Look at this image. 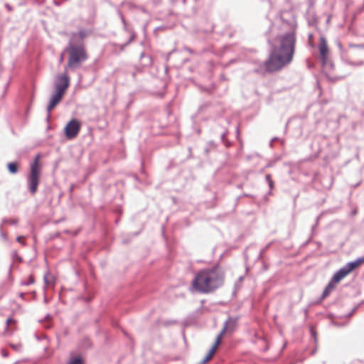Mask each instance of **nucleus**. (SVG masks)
Instances as JSON below:
<instances>
[{
    "label": "nucleus",
    "mask_w": 364,
    "mask_h": 364,
    "mask_svg": "<svg viewBox=\"0 0 364 364\" xmlns=\"http://www.w3.org/2000/svg\"><path fill=\"white\" fill-rule=\"evenodd\" d=\"M281 21L287 24L289 31L278 35L279 45L277 46L269 38L267 43L270 47L269 56L263 63L265 70L272 73L281 70L291 63L296 50L297 28L296 20L291 11L284 10L279 12Z\"/></svg>",
    "instance_id": "nucleus-1"
},
{
    "label": "nucleus",
    "mask_w": 364,
    "mask_h": 364,
    "mask_svg": "<svg viewBox=\"0 0 364 364\" xmlns=\"http://www.w3.org/2000/svg\"><path fill=\"white\" fill-rule=\"evenodd\" d=\"M225 273L216 264L211 267L200 269L192 281V288L199 293L209 294L221 287L224 284Z\"/></svg>",
    "instance_id": "nucleus-2"
},
{
    "label": "nucleus",
    "mask_w": 364,
    "mask_h": 364,
    "mask_svg": "<svg viewBox=\"0 0 364 364\" xmlns=\"http://www.w3.org/2000/svg\"><path fill=\"white\" fill-rule=\"evenodd\" d=\"M41 154H37L31 162L29 171L26 175V187L28 193L33 196L38 189L42 174V166L40 163Z\"/></svg>",
    "instance_id": "nucleus-3"
},
{
    "label": "nucleus",
    "mask_w": 364,
    "mask_h": 364,
    "mask_svg": "<svg viewBox=\"0 0 364 364\" xmlns=\"http://www.w3.org/2000/svg\"><path fill=\"white\" fill-rule=\"evenodd\" d=\"M65 51L69 52L68 67L70 68H77L87 58L85 48L82 44L76 45L68 42V48L65 49Z\"/></svg>",
    "instance_id": "nucleus-4"
},
{
    "label": "nucleus",
    "mask_w": 364,
    "mask_h": 364,
    "mask_svg": "<svg viewBox=\"0 0 364 364\" xmlns=\"http://www.w3.org/2000/svg\"><path fill=\"white\" fill-rule=\"evenodd\" d=\"M81 129V122L76 118H72L69 120L63 129L65 136L67 139L70 140L75 138L80 133Z\"/></svg>",
    "instance_id": "nucleus-5"
},
{
    "label": "nucleus",
    "mask_w": 364,
    "mask_h": 364,
    "mask_svg": "<svg viewBox=\"0 0 364 364\" xmlns=\"http://www.w3.org/2000/svg\"><path fill=\"white\" fill-rule=\"evenodd\" d=\"M237 317L228 316V319L224 322L223 327L220 332L217 335L215 342L218 345L220 343L221 338L225 333H232L236 327L237 322Z\"/></svg>",
    "instance_id": "nucleus-6"
},
{
    "label": "nucleus",
    "mask_w": 364,
    "mask_h": 364,
    "mask_svg": "<svg viewBox=\"0 0 364 364\" xmlns=\"http://www.w3.org/2000/svg\"><path fill=\"white\" fill-rule=\"evenodd\" d=\"M70 79L66 73L58 75L54 82V91L65 95L70 86Z\"/></svg>",
    "instance_id": "nucleus-7"
},
{
    "label": "nucleus",
    "mask_w": 364,
    "mask_h": 364,
    "mask_svg": "<svg viewBox=\"0 0 364 364\" xmlns=\"http://www.w3.org/2000/svg\"><path fill=\"white\" fill-rule=\"evenodd\" d=\"M64 95L54 91L51 95L46 107L47 117L46 121L48 122L50 117V112L62 101Z\"/></svg>",
    "instance_id": "nucleus-8"
},
{
    "label": "nucleus",
    "mask_w": 364,
    "mask_h": 364,
    "mask_svg": "<svg viewBox=\"0 0 364 364\" xmlns=\"http://www.w3.org/2000/svg\"><path fill=\"white\" fill-rule=\"evenodd\" d=\"M89 31L85 29H81L78 32H73L71 33L69 42L74 44H82L81 42L88 36Z\"/></svg>",
    "instance_id": "nucleus-9"
},
{
    "label": "nucleus",
    "mask_w": 364,
    "mask_h": 364,
    "mask_svg": "<svg viewBox=\"0 0 364 364\" xmlns=\"http://www.w3.org/2000/svg\"><path fill=\"white\" fill-rule=\"evenodd\" d=\"M336 287V284H335L333 282H331V280L328 282V284L324 287V289L318 298V299L316 301V304H321L326 298H327L331 292L335 289Z\"/></svg>",
    "instance_id": "nucleus-10"
},
{
    "label": "nucleus",
    "mask_w": 364,
    "mask_h": 364,
    "mask_svg": "<svg viewBox=\"0 0 364 364\" xmlns=\"http://www.w3.org/2000/svg\"><path fill=\"white\" fill-rule=\"evenodd\" d=\"M65 364H86V359L82 354L70 352L68 362Z\"/></svg>",
    "instance_id": "nucleus-11"
},
{
    "label": "nucleus",
    "mask_w": 364,
    "mask_h": 364,
    "mask_svg": "<svg viewBox=\"0 0 364 364\" xmlns=\"http://www.w3.org/2000/svg\"><path fill=\"white\" fill-rule=\"evenodd\" d=\"M318 50L320 56L323 57V60H325V55H328V47L326 39L323 36H321L319 38Z\"/></svg>",
    "instance_id": "nucleus-12"
},
{
    "label": "nucleus",
    "mask_w": 364,
    "mask_h": 364,
    "mask_svg": "<svg viewBox=\"0 0 364 364\" xmlns=\"http://www.w3.org/2000/svg\"><path fill=\"white\" fill-rule=\"evenodd\" d=\"M348 274H346V272L341 267L333 274L330 280L331 281V282H333L335 284L337 285Z\"/></svg>",
    "instance_id": "nucleus-13"
},
{
    "label": "nucleus",
    "mask_w": 364,
    "mask_h": 364,
    "mask_svg": "<svg viewBox=\"0 0 364 364\" xmlns=\"http://www.w3.org/2000/svg\"><path fill=\"white\" fill-rule=\"evenodd\" d=\"M21 163L18 161H13L6 164V168L11 175H16L19 171Z\"/></svg>",
    "instance_id": "nucleus-14"
},
{
    "label": "nucleus",
    "mask_w": 364,
    "mask_h": 364,
    "mask_svg": "<svg viewBox=\"0 0 364 364\" xmlns=\"http://www.w3.org/2000/svg\"><path fill=\"white\" fill-rule=\"evenodd\" d=\"M321 63L322 68L323 69V72H328L334 68L333 63L328 59V55H325V60H323V57H321ZM326 75V73H325Z\"/></svg>",
    "instance_id": "nucleus-15"
},
{
    "label": "nucleus",
    "mask_w": 364,
    "mask_h": 364,
    "mask_svg": "<svg viewBox=\"0 0 364 364\" xmlns=\"http://www.w3.org/2000/svg\"><path fill=\"white\" fill-rule=\"evenodd\" d=\"M218 344L214 341L213 345L211 346L210 348L208 351L205 356L203 358V359L198 363V364H205L213 356L214 354Z\"/></svg>",
    "instance_id": "nucleus-16"
},
{
    "label": "nucleus",
    "mask_w": 364,
    "mask_h": 364,
    "mask_svg": "<svg viewBox=\"0 0 364 364\" xmlns=\"http://www.w3.org/2000/svg\"><path fill=\"white\" fill-rule=\"evenodd\" d=\"M92 346V342L88 337L83 338L80 342V347L85 350L91 348Z\"/></svg>",
    "instance_id": "nucleus-17"
},
{
    "label": "nucleus",
    "mask_w": 364,
    "mask_h": 364,
    "mask_svg": "<svg viewBox=\"0 0 364 364\" xmlns=\"http://www.w3.org/2000/svg\"><path fill=\"white\" fill-rule=\"evenodd\" d=\"M342 268L348 275L356 269V267H355L354 262L353 261L347 262L343 267H342Z\"/></svg>",
    "instance_id": "nucleus-18"
},
{
    "label": "nucleus",
    "mask_w": 364,
    "mask_h": 364,
    "mask_svg": "<svg viewBox=\"0 0 364 364\" xmlns=\"http://www.w3.org/2000/svg\"><path fill=\"white\" fill-rule=\"evenodd\" d=\"M18 223V220L16 219V218H4L2 219V221H1V225H4V224H9V225H17Z\"/></svg>",
    "instance_id": "nucleus-19"
},
{
    "label": "nucleus",
    "mask_w": 364,
    "mask_h": 364,
    "mask_svg": "<svg viewBox=\"0 0 364 364\" xmlns=\"http://www.w3.org/2000/svg\"><path fill=\"white\" fill-rule=\"evenodd\" d=\"M265 180L268 183L269 188L270 190H273L274 188V182L272 178V175L269 173L266 174Z\"/></svg>",
    "instance_id": "nucleus-20"
},
{
    "label": "nucleus",
    "mask_w": 364,
    "mask_h": 364,
    "mask_svg": "<svg viewBox=\"0 0 364 364\" xmlns=\"http://www.w3.org/2000/svg\"><path fill=\"white\" fill-rule=\"evenodd\" d=\"M343 62L351 66H363L364 65V60H359L358 62L351 61L350 60H343Z\"/></svg>",
    "instance_id": "nucleus-21"
},
{
    "label": "nucleus",
    "mask_w": 364,
    "mask_h": 364,
    "mask_svg": "<svg viewBox=\"0 0 364 364\" xmlns=\"http://www.w3.org/2000/svg\"><path fill=\"white\" fill-rule=\"evenodd\" d=\"M112 46L114 48H119V52H123L125 48L127 46H128L129 45L127 43V42H125L124 43H122V44H119L117 43H112Z\"/></svg>",
    "instance_id": "nucleus-22"
},
{
    "label": "nucleus",
    "mask_w": 364,
    "mask_h": 364,
    "mask_svg": "<svg viewBox=\"0 0 364 364\" xmlns=\"http://www.w3.org/2000/svg\"><path fill=\"white\" fill-rule=\"evenodd\" d=\"M60 235H61V232H59V231L50 233L49 235H48V239L46 240V242L53 240L55 238L59 237L60 236Z\"/></svg>",
    "instance_id": "nucleus-23"
},
{
    "label": "nucleus",
    "mask_w": 364,
    "mask_h": 364,
    "mask_svg": "<svg viewBox=\"0 0 364 364\" xmlns=\"http://www.w3.org/2000/svg\"><path fill=\"white\" fill-rule=\"evenodd\" d=\"M309 332H310L311 338L314 339V343L316 344L317 343V333H316V329L313 326H310Z\"/></svg>",
    "instance_id": "nucleus-24"
},
{
    "label": "nucleus",
    "mask_w": 364,
    "mask_h": 364,
    "mask_svg": "<svg viewBox=\"0 0 364 364\" xmlns=\"http://www.w3.org/2000/svg\"><path fill=\"white\" fill-rule=\"evenodd\" d=\"M359 309L357 304L349 311L348 314H345L343 317L345 318H350Z\"/></svg>",
    "instance_id": "nucleus-25"
},
{
    "label": "nucleus",
    "mask_w": 364,
    "mask_h": 364,
    "mask_svg": "<svg viewBox=\"0 0 364 364\" xmlns=\"http://www.w3.org/2000/svg\"><path fill=\"white\" fill-rule=\"evenodd\" d=\"M220 139L222 141V142L225 145V146H230V142L227 139V132H225L221 134L220 135Z\"/></svg>",
    "instance_id": "nucleus-26"
},
{
    "label": "nucleus",
    "mask_w": 364,
    "mask_h": 364,
    "mask_svg": "<svg viewBox=\"0 0 364 364\" xmlns=\"http://www.w3.org/2000/svg\"><path fill=\"white\" fill-rule=\"evenodd\" d=\"M354 262L355 267L358 268L363 263H364V256L358 257L355 260H353Z\"/></svg>",
    "instance_id": "nucleus-27"
},
{
    "label": "nucleus",
    "mask_w": 364,
    "mask_h": 364,
    "mask_svg": "<svg viewBox=\"0 0 364 364\" xmlns=\"http://www.w3.org/2000/svg\"><path fill=\"white\" fill-rule=\"evenodd\" d=\"M11 257L14 260L21 262L23 261V258L18 255V252L16 250H14L11 253Z\"/></svg>",
    "instance_id": "nucleus-28"
},
{
    "label": "nucleus",
    "mask_w": 364,
    "mask_h": 364,
    "mask_svg": "<svg viewBox=\"0 0 364 364\" xmlns=\"http://www.w3.org/2000/svg\"><path fill=\"white\" fill-rule=\"evenodd\" d=\"M35 282V279L33 276H29L26 281L22 282L21 285L29 286Z\"/></svg>",
    "instance_id": "nucleus-29"
},
{
    "label": "nucleus",
    "mask_w": 364,
    "mask_h": 364,
    "mask_svg": "<svg viewBox=\"0 0 364 364\" xmlns=\"http://www.w3.org/2000/svg\"><path fill=\"white\" fill-rule=\"evenodd\" d=\"M136 37V35L134 30H130V37L126 41L128 45H129L132 41L135 40Z\"/></svg>",
    "instance_id": "nucleus-30"
},
{
    "label": "nucleus",
    "mask_w": 364,
    "mask_h": 364,
    "mask_svg": "<svg viewBox=\"0 0 364 364\" xmlns=\"http://www.w3.org/2000/svg\"><path fill=\"white\" fill-rule=\"evenodd\" d=\"M348 46L351 48L364 49V43H349Z\"/></svg>",
    "instance_id": "nucleus-31"
},
{
    "label": "nucleus",
    "mask_w": 364,
    "mask_h": 364,
    "mask_svg": "<svg viewBox=\"0 0 364 364\" xmlns=\"http://www.w3.org/2000/svg\"><path fill=\"white\" fill-rule=\"evenodd\" d=\"M210 105H211V102H207L203 103V105L199 106L198 112L203 111L206 108L209 107Z\"/></svg>",
    "instance_id": "nucleus-32"
},
{
    "label": "nucleus",
    "mask_w": 364,
    "mask_h": 364,
    "mask_svg": "<svg viewBox=\"0 0 364 364\" xmlns=\"http://www.w3.org/2000/svg\"><path fill=\"white\" fill-rule=\"evenodd\" d=\"M132 240V237H129L128 234H127V235H124V237L122 238V243H123V244H128Z\"/></svg>",
    "instance_id": "nucleus-33"
},
{
    "label": "nucleus",
    "mask_w": 364,
    "mask_h": 364,
    "mask_svg": "<svg viewBox=\"0 0 364 364\" xmlns=\"http://www.w3.org/2000/svg\"><path fill=\"white\" fill-rule=\"evenodd\" d=\"M0 235H1V237L4 241H7L8 236H7L6 233L3 231V226H2V225H0Z\"/></svg>",
    "instance_id": "nucleus-34"
},
{
    "label": "nucleus",
    "mask_w": 364,
    "mask_h": 364,
    "mask_svg": "<svg viewBox=\"0 0 364 364\" xmlns=\"http://www.w3.org/2000/svg\"><path fill=\"white\" fill-rule=\"evenodd\" d=\"M10 347L16 351H19L21 349V343H16V344L11 343Z\"/></svg>",
    "instance_id": "nucleus-35"
},
{
    "label": "nucleus",
    "mask_w": 364,
    "mask_h": 364,
    "mask_svg": "<svg viewBox=\"0 0 364 364\" xmlns=\"http://www.w3.org/2000/svg\"><path fill=\"white\" fill-rule=\"evenodd\" d=\"M199 89L200 90L201 92H207L208 94H210L211 93V90L209 88H207L203 85H199L198 86Z\"/></svg>",
    "instance_id": "nucleus-36"
},
{
    "label": "nucleus",
    "mask_w": 364,
    "mask_h": 364,
    "mask_svg": "<svg viewBox=\"0 0 364 364\" xmlns=\"http://www.w3.org/2000/svg\"><path fill=\"white\" fill-rule=\"evenodd\" d=\"M271 140L273 142H274V141H279L282 145L284 144V139H280V138H279L277 136L273 137Z\"/></svg>",
    "instance_id": "nucleus-37"
},
{
    "label": "nucleus",
    "mask_w": 364,
    "mask_h": 364,
    "mask_svg": "<svg viewBox=\"0 0 364 364\" xmlns=\"http://www.w3.org/2000/svg\"><path fill=\"white\" fill-rule=\"evenodd\" d=\"M117 13H118V14H119V17H120V18H121L122 23V24H123V26H124V25L127 24V21H126V20H125V18H124V16H123V14H122V13L120 11H118V12H117Z\"/></svg>",
    "instance_id": "nucleus-38"
},
{
    "label": "nucleus",
    "mask_w": 364,
    "mask_h": 364,
    "mask_svg": "<svg viewBox=\"0 0 364 364\" xmlns=\"http://www.w3.org/2000/svg\"><path fill=\"white\" fill-rule=\"evenodd\" d=\"M140 232H141L140 230L133 232H129V233H128V236L132 237V238L133 239L134 237H137L140 234Z\"/></svg>",
    "instance_id": "nucleus-39"
},
{
    "label": "nucleus",
    "mask_w": 364,
    "mask_h": 364,
    "mask_svg": "<svg viewBox=\"0 0 364 364\" xmlns=\"http://www.w3.org/2000/svg\"><path fill=\"white\" fill-rule=\"evenodd\" d=\"M272 190H269V191L264 196V200L267 202L268 201V197L272 194Z\"/></svg>",
    "instance_id": "nucleus-40"
},
{
    "label": "nucleus",
    "mask_w": 364,
    "mask_h": 364,
    "mask_svg": "<svg viewBox=\"0 0 364 364\" xmlns=\"http://www.w3.org/2000/svg\"><path fill=\"white\" fill-rule=\"evenodd\" d=\"M5 8L7 9L9 12H11L13 11V6L9 3H6L4 4Z\"/></svg>",
    "instance_id": "nucleus-41"
},
{
    "label": "nucleus",
    "mask_w": 364,
    "mask_h": 364,
    "mask_svg": "<svg viewBox=\"0 0 364 364\" xmlns=\"http://www.w3.org/2000/svg\"><path fill=\"white\" fill-rule=\"evenodd\" d=\"M74 190V185L71 184L69 187V193H70V198H71L73 197V191Z\"/></svg>",
    "instance_id": "nucleus-42"
},
{
    "label": "nucleus",
    "mask_w": 364,
    "mask_h": 364,
    "mask_svg": "<svg viewBox=\"0 0 364 364\" xmlns=\"http://www.w3.org/2000/svg\"><path fill=\"white\" fill-rule=\"evenodd\" d=\"M287 345V343L286 342H285V343H284V344H283V346H282V348H281V349H280V350H279V356H281V355L282 354L283 350L286 348Z\"/></svg>",
    "instance_id": "nucleus-43"
},
{
    "label": "nucleus",
    "mask_w": 364,
    "mask_h": 364,
    "mask_svg": "<svg viewBox=\"0 0 364 364\" xmlns=\"http://www.w3.org/2000/svg\"><path fill=\"white\" fill-rule=\"evenodd\" d=\"M123 28H124V31H126V32H127V33H130V30H132V28H130L127 26V24L124 25V26H123Z\"/></svg>",
    "instance_id": "nucleus-44"
},
{
    "label": "nucleus",
    "mask_w": 364,
    "mask_h": 364,
    "mask_svg": "<svg viewBox=\"0 0 364 364\" xmlns=\"http://www.w3.org/2000/svg\"><path fill=\"white\" fill-rule=\"evenodd\" d=\"M22 237H23L22 236H17V237H16V241H17L18 242L21 243L22 245H26V242H21V240Z\"/></svg>",
    "instance_id": "nucleus-45"
},
{
    "label": "nucleus",
    "mask_w": 364,
    "mask_h": 364,
    "mask_svg": "<svg viewBox=\"0 0 364 364\" xmlns=\"http://www.w3.org/2000/svg\"><path fill=\"white\" fill-rule=\"evenodd\" d=\"M53 4H54L56 6H61V4H62V1L53 0Z\"/></svg>",
    "instance_id": "nucleus-46"
},
{
    "label": "nucleus",
    "mask_w": 364,
    "mask_h": 364,
    "mask_svg": "<svg viewBox=\"0 0 364 364\" xmlns=\"http://www.w3.org/2000/svg\"><path fill=\"white\" fill-rule=\"evenodd\" d=\"M9 355V353L7 350L2 351V356L4 358H7Z\"/></svg>",
    "instance_id": "nucleus-47"
},
{
    "label": "nucleus",
    "mask_w": 364,
    "mask_h": 364,
    "mask_svg": "<svg viewBox=\"0 0 364 364\" xmlns=\"http://www.w3.org/2000/svg\"><path fill=\"white\" fill-rule=\"evenodd\" d=\"M321 218V214L318 215L316 218V225H318V223H319V220Z\"/></svg>",
    "instance_id": "nucleus-48"
},
{
    "label": "nucleus",
    "mask_w": 364,
    "mask_h": 364,
    "mask_svg": "<svg viewBox=\"0 0 364 364\" xmlns=\"http://www.w3.org/2000/svg\"><path fill=\"white\" fill-rule=\"evenodd\" d=\"M18 296H19V297H20V298H21L22 299H23V300H24V299H26V297H25V296H26V293H24V292H20V293L18 294Z\"/></svg>",
    "instance_id": "nucleus-49"
},
{
    "label": "nucleus",
    "mask_w": 364,
    "mask_h": 364,
    "mask_svg": "<svg viewBox=\"0 0 364 364\" xmlns=\"http://www.w3.org/2000/svg\"><path fill=\"white\" fill-rule=\"evenodd\" d=\"M242 196H243V197L252 198H255V196H254V195L249 194V193H243V194H242Z\"/></svg>",
    "instance_id": "nucleus-50"
},
{
    "label": "nucleus",
    "mask_w": 364,
    "mask_h": 364,
    "mask_svg": "<svg viewBox=\"0 0 364 364\" xmlns=\"http://www.w3.org/2000/svg\"><path fill=\"white\" fill-rule=\"evenodd\" d=\"M43 282L46 286L48 284L49 282L46 274L43 276Z\"/></svg>",
    "instance_id": "nucleus-51"
},
{
    "label": "nucleus",
    "mask_w": 364,
    "mask_h": 364,
    "mask_svg": "<svg viewBox=\"0 0 364 364\" xmlns=\"http://www.w3.org/2000/svg\"><path fill=\"white\" fill-rule=\"evenodd\" d=\"M318 225H316V223L314 225H312L311 227V237L314 235V230L316 229V228L317 227Z\"/></svg>",
    "instance_id": "nucleus-52"
},
{
    "label": "nucleus",
    "mask_w": 364,
    "mask_h": 364,
    "mask_svg": "<svg viewBox=\"0 0 364 364\" xmlns=\"http://www.w3.org/2000/svg\"><path fill=\"white\" fill-rule=\"evenodd\" d=\"M274 161H269L267 165H266V167L267 168H269V167H272L274 165Z\"/></svg>",
    "instance_id": "nucleus-53"
},
{
    "label": "nucleus",
    "mask_w": 364,
    "mask_h": 364,
    "mask_svg": "<svg viewBox=\"0 0 364 364\" xmlns=\"http://www.w3.org/2000/svg\"><path fill=\"white\" fill-rule=\"evenodd\" d=\"M12 321V318L11 317H9L6 318V326H9V324L10 323V322Z\"/></svg>",
    "instance_id": "nucleus-54"
},
{
    "label": "nucleus",
    "mask_w": 364,
    "mask_h": 364,
    "mask_svg": "<svg viewBox=\"0 0 364 364\" xmlns=\"http://www.w3.org/2000/svg\"><path fill=\"white\" fill-rule=\"evenodd\" d=\"M311 240V237H310L304 244H303V246L305 247L306 246Z\"/></svg>",
    "instance_id": "nucleus-55"
},
{
    "label": "nucleus",
    "mask_w": 364,
    "mask_h": 364,
    "mask_svg": "<svg viewBox=\"0 0 364 364\" xmlns=\"http://www.w3.org/2000/svg\"><path fill=\"white\" fill-rule=\"evenodd\" d=\"M316 21V19L315 18H313L312 21H309V25L312 26L314 22Z\"/></svg>",
    "instance_id": "nucleus-56"
},
{
    "label": "nucleus",
    "mask_w": 364,
    "mask_h": 364,
    "mask_svg": "<svg viewBox=\"0 0 364 364\" xmlns=\"http://www.w3.org/2000/svg\"><path fill=\"white\" fill-rule=\"evenodd\" d=\"M188 151H189V154L187 157V159H190L192 157V153H191V147H188Z\"/></svg>",
    "instance_id": "nucleus-57"
},
{
    "label": "nucleus",
    "mask_w": 364,
    "mask_h": 364,
    "mask_svg": "<svg viewBox=\"0 0 364 364\" xmlns=\"http://www.w3.org/2000/svg\"><path fill=\"white\" fill-rule=\"evenodd\" d=\"M11 268H12V264L10 265V267H9V278L11 277Z\"/></svg>",
    "instance_id": "nucleus-58"
},
{
    "label": "nucleus",
    "mask_w": 364,
    "mask_h": 364,
    "mask_svg": "<svg viewBox=\"0 0 364 364\" xmlns=\"http://www.w3.org/2000/svg\"><path fill=\"white\" fill-rule=\"evenodd\" d=\"M363 304H364V299L360 301L358 304H357V306L360 308Z\"/></svg>",
    "instance_id": "nucleus-59"
},
{
    "label": "nucleus",
    "mask_w": 364,
    "mask_h": 364,
    "mask_svg": "<svg viewBox=\"0 0 364 364\" xmlns=\"http://www.w3.org/2000/svg\"><path fill=\"white\" fill-rule=\"evenodd\" d=\"M173 52V50H171L170 51L169 53H167L166 55V60H168L169 59V57L171 55V54Z\"/></svg>",
    "instance_id": "nucleus-60"
},
{
    "label": "nucleus",
    "mask_w": 364,
    "mask_h": 364,
    "mask_svg": "<svg viewBox=\"0 0 364 364\" xmlns=\"http://www.w3.org/2000/svg\"><path fill=\"white\" fill-rule=\"evenodd\" d=\"M119 220H120V216H118L116 219H115V224L117 225L119 223Z\"/></svg>",
    "instance_id": "nucleus-61"
},
{
    "label": "nucleus",
    "mask_w": 364,
    "mask_h": 364,
    "mask_svg": "<svg viewBox=\"0 0 364 364\" xmlns=\"http://www.w3.org/2000/svg\"><path fill=\"white\" fill-rule=\"evenodd\" d=\"M242 187H243V183H239L237 185V188L239 189L242 188Z\"/></svg>",
    "instance_id": "nucleus-62"
},
{
    "label": "nucleus",
    "mask_w": 364,
    "mask_h": 364,
    "mask_svg": "<svg viewBox=\"0 0 364 364\" xmlns=\"http://www.w3.org/2000/svg\"><path fill=\"white\" fill-rule=\"evenodd\" d=\"M117 210V213H118L119 215H122V209H121L120 208H118Z\"/></svg>",
    "instance_id": "nucleus-63"
},
{
    "label": "nucleus",
    "mask_w": 364,
    "mask_h": 364,
    "mask_svg": "<svg viewBox=\"0 0 364 364\" xmlns=\"http://www.w3.org/2000/svg\"><path fill=\"white\" fill-rule=\"evenodd\" d=\"M186 50H188L190 53H193V49H191L190 48H186Z\"/></svg>",
    "instance_id": "nucleus-64"
}]
</instances>
